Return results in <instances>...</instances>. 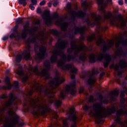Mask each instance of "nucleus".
Returning a JSON list of instances; mask_svg holds the SVG:
<instances>
[{"label":"nucleus","mask_w":127,"mask_h":127,"mask_svg":"<svg viewBox=\"0 0 127 127\" xmlns=\"http://www.w3.org/2000/svg\"><path fill=\"white\" fill-rule=\"evenodd\" d=\"M64 81V77L57 75L53 80L49 82L48 86L43 87L39 84H37V83H35L33 89H35L37 92H39L40 95L34 99L31 98L28 103L24 104V107H26V111H31L32 114L35 116H44L46 113L49 112L50 109L43 101V95H49V104L54 103L56 107H60L62 102L55 98L54 94L56 92L53 90Z\"/></svg>","instance_id":"obj_1"},{"label":"nucleus","mask_w":127,"mask_h":127,"mask_svg":"<svg viewBox=\"0 0 127 127\" xmlns=\"http://www.w3.org/2000/svg\"><path fill=\"white\" fill-rule=\"evenodd\" d=\"M67 41H62L57 43L55 47H53V50L51 52L53 53L52 56L50 58L51 62L52 63H55L57 60V57L60 56L63 60H61L58 62V65L60 67L62 70L64 71H68L69 69H71V72L72 74L71 75V79H75V74L78 71V69L76 67H74L73 64H64L65 61H78L81 60L82 61L85 60L87 58L86 54L84 53L81 55L79 57H78V53L80 51H91L92 49H89L87 47L85 46V45L82 43H80L79 46H77L76 44V41L74 40L70 43L71 48L67 50L68 53L73 52L74 57L68 55L67 57L64 55V52L63 49L66 47L67 44Z\"/></svg>","instance_id":"obj_2"},{"label":"nucleus","mask_w":127,"mask_h":127,"mask_svg":"<svg viewBox=\"0 0 127 127\" xmlns=\"http://www.w3.org/2000/svg\"><path fill=\"white\" fill-rule=\"evenodd\" d=\"M29 34L32 38L30 39L29 38L26 42V50L24 51L22 55H17L16 57V62H19L20 60L24 57L26 60H28L30 58V52H31V49H30V43H38L41 42L42 44H45L47 43V37L44 36V31L40 32L38 30V28L34 27L31 29H28V25L24 26L21 37L22 38H26L27 34Z\"/></svg>","instance_id":"obj_3"},{"label":"nucleus","mask_w":127,"mask_h":127,"mask_svg":"<svg viewBox=\"0 0 127 127\" xmlns=\"http://www.w3.org/2000/svg\"><path fill=\"white\" fill-rule=\"evenodd\" d=\"M96 44L97 45H101V44L103 45V53L99 54L98 56L95 55L94 54H90L89 56V61L91 63H94L96 60L101 61L103 58H105V61L104 63V67L106 68L108 67V65H109L110 62H111V56L108 54L104 55V53H105V52L107 51V50L109 49L110 47H112V46H114V44H115V40H111L109 41L107 45L105 41L103 40V38H102V37L99 36L98 40L96 41Z\"/></svg>","instance_id":"obj_4"},{"label":"nucleus","mask_w":127,"mask_h":127,"mask_svg":"<svg viewBox=\"0 0 127 127\" xmlns=\"http://www.w3.org/2000/svg\"><path fill=\"white\" fill-rule=\"evenodd\" d=\"M116 112V107L112 106L111 108L106 109L103 107L102 103H95L93 105V111L90 113L91 116L95 118V122L97 124H103L104 120L103 118H106L113 113Z\"/></svg>","instance_id":"obj_5"},{"label":"nucleus","mask_w":127,"mask_h":127,"mask_svg":"<svg viewBox=\"0 0 127 127\" xmlns=\"http://www.w3.org/2000/svg\"><path fill=\"white\" fill-rule=\"evenodd\" d=\"M103 2H104V0H98V3L101 6L100 10L103 14L104 19H109L113 25H117V26L122 28L126 27L127 20H124L122 15H119L118 18H117L112 16L111 12H106L104 6H103Z\"/></svg>","instance_id":"obj_6"},{"label":"nucleus","mask_w":127,"mask_h":127,"mask_svg":"<svg viewBox=\"0 0 127 127\" xmlns=\"http://www.w3.org/2000/svg\"><path fill=\"white\" fill-rule=\"evenodd\" d=\"M45 69L42 71L38 70V67L36 66L34 67L32 65H29L28 67V70L30 73L31 74H36L38 76H41L42 77H44L45 79H47L49 77V73H48V70L50 69V63L48 61H46L44 63Z\"/></svg>","instance_id":"obj_7"},{"label":"nucleus","mask_w":127,"mask_h":127,"mask_svg":"<svg viewBox=\"0 0 127 127\" xmlns=\"http://www.w3.org/2000/svg\"><path fill=\"white\" fill-rule=\"evenodd\" d=\"M125 36H127V32L125 31L124 33H122V39L120 38L116 39V47L117 50L116 51V54L117 56H123L125 57L127 54V53H125L123 50L121 49H118L120 45H122L123 46H126L127 45V40L124 41L123 39Z\"/></svg>","instance_id":"obj_8"},{"label":"nucleus","mask_w":127,"mask_h":127,"mask_svg":"<svg viewBox=\"0 0 127 127\" xmlns=\"http://www.w3.org/2000/svg\"><path fill=\"white\" fill-rule=\"evenodd\" d=\"M75 86H76V81H73L69 85H66L64 90H63L60 95V98L61 99H64L66 94H69L74 96L76 94V89H75Z\"/></svg>","instance_id":"obj_9"},{"label":"nucleus","mask_w":127,"mask_h":127,"mask_svg":"<svg viewBox=\"0 0 127 127\" xmlns=\"http://www.w3.org/2000/svg\"><path fill=\"white\" fill-rule=\"evenodd\" d=\"M92 20L87 18L86 20V22H87L88 25L94 26L95 25H100L101 24V16L95 13L91 14Z\"/></svg>","instance_id":"obj_10"},{"label":"nucleus","mask_w":127,"mask_h":127,"mask_svg":"<svg viewBox=\"0 0 127 127\" xmlns=\"http://www.w3.org/2000/svg\"><path fill=\"white\" fill-rule=\"evenodd\" d=\"M127 67V61L123 59L120 61L119 64H116L115 65L116 71H118V76H121L122 73L124 72V69Z\"/></svg>","instance_id":"obj_11"},{"label":"nucleus","mask_w":127,"mask_h":127,"mask_svg":"<svg viewBox=\"0 0 127 127\" xmlns=\"http://www.w3.org/2000/svg\"><path fill=\"white\" fill-rule=\"evenodd\" d=\"M66 7L68 10V13L70 14L72 17H83L86 15V13L81 11L77 12L71 9V3H67Z\"/></svg>","instance_id":"obj_12"},{"label":"nucleus","mask_w":127,"mask_h":127,"mask_svg":"<svg viewBox=\"0 0 127 127\" xmlns=\"http://www.w3.org/2000/svg\"><path fill=\"white\" fill-rule=\"evenodd\" d=\"M50 13L49 10L45 11L44 12L43 17L45 20V21L46 24H51L52 23V21H53L54 18H57L58 17V14L57 13H55L53 17H50Z\"/></svg>","instance_id":"obj_13"},{"label":"nucleus","mask_w":127,"mask_h":127,"mask_svg":"<svg viewBox=\"0 0 127 127\" xmlns=\"http://www.w3.org/2000/svg\"><path fill=\"white\" fill-rule=\"evenodd\" d=\"M75 112V108H71L70 109L69 111L68 112V115L70 117L69 118V120L70 121H72L73 124L71 125V127H76V120L78 119V116L74 113Z\"/></svg>","instance_id":"obj_14"},{"label":"nucleus","mask_w":127,"mask_h":127,"mask_svg":"<svg viewBox=\"0 0 127 127\" xmlns=\"http://www.w3.org/2000/svg\"><path fill=\"white\" fill-rule=\"evenodd\" d=\"M56 24L58 26H60L63 31H65L68 27V23L64 22L63 18L59 17L58 19L56 21Z\"/></svg>","instance_id":"obj_15"},{"label":"nucleus","mask_w":127,"mask_h":127,"mask_svg":"<svg viewBox=\"0 0 127 127\" xmlns=\"http://www.w3.org/2000/svg\"><path fill=\"white\" fill-rule=\"evenodd\" d=\"M39 53L37 54V57L39 59L42 60L44 59L45 56H47V53H46V48L43 46H41L39 48Z\"/></svg>","instance_id":"obj_16"},{"label":"nucleus","mask_w":127,"mask_h":127,"mask_svg":"<svg viewBox=\"0 0 127 127\" xmlns=\"http://www.w3.org/2000/svg\"><path fill=\"white\" fill-rule=\"evenodd\" d=\"M95 74H97V73L95 72V70H93L92 72V75L87 80V83L89 85H94L96 82V77L94 76Z\"/></svg>","instance_id":"obj_17"},{"label":"nucleus","mask_w":127,"mask_h":127,"mask_svg":"<svg viewBox=\"0 0 127 127\" xmlns=\"http://www.w3.org/2000/svg\"><path fill=\"white\" fill-rule=\"evenodd\" d=\"M17 74L19 77H22L23 82H26V81H27L28 74L23 73V71H22V70H17Z\"/></svg>","instance_id":"obj_18"},{"label":"nucleus","mask_w":127,"mask_h":127,"mask_svg":"<svg viewBox=\"0 0 127 127\" xmlns=\"http://www.w3.org/2000/svg\"><path fill=\"white\" fill-rule=\"evenodd\" d=\"M5 81L6 86H3L2 89L3 90H10V89H11V84H10V82L9 81V77H6L5 78Z\"/></svg>","instance_id":"obj_19"},{"label":"nucleus","mask_w":127,"mask_h":127,"mask_svg":"<svg viewBox=\"0 0 127 127\" xmlns=\"http://www.w3.org/2000/svg\"><path fill=\"white\" fill-rule=\"evenodd\" d=\"M86 30V27L83 26L81 27L80 28L79 27H75V34L77 33H80V34H83L85 31Z\"/></svg>","instance_id":"obj_20"},{"label":"nucleus","mask_w":127,"mask_h":127,"mask_svg":"<svg viewBox=\"0 0 127 127\" xmlns=\"http://www.w3.org/2000/svg\"><path fill=\"white\" fill-rule=\"evenodd\" d=\"M110 96L111 98V100H113V101H115V99L114 98L115 97H118L119 96V91L117 90H114L113 91H112L110 93Z\"/></svg>","instance_id":"obj_21"},{"label":"nucleus","mask_w":127,"mask_h":127,"mask_svg":"<svg viewBox=\"0 0 127 127\" xmlns=\"http://www.w3.org/2000/svg\"><path fill=\"white\" fill-rule=\"evenodd\" d=\"M92 2H87L86 0H82V5L84 8H88L89 6H91Z\"/></svg>","instance_id":"obj_22"},{"label":"nucleus","mask_w":127,"mask_h":127,"mask_svg":"<svg viewBox=\"0 0 127 127\" xmlns=\"http://www.w3.org/2000/svg\"><path fill=\"white\" fill-rule=\"evenodd\" d=\"M32 4H30V8L32 10H34L35 8L33 5L36 4V3H37V1L36 0H32Z\"/></svg>","instance_id":"obj_23"},{"label":"nucleus","mask_w":127,"mask_h":127,"mask_svg":"<svg viewBox=\"0 0 127 127\" xmlns=\"http://www.w3.org/2000/svg\"><path fill=\"white\" fill-rule=\"evenodd\" d=\"M15 21L16 23H17L18 24H19V23H22V22H23V19L21 18H18L16 19Z\"/></svg>","instance_id":"obj_24"},{"label":"nucleus","mask_w":127,"mask_h":127,"mask_svg":"<svg viewBox=\"0 0 127 127\" xmlns=\"http://www.w3.org/2000/svg\"><path fill=\"white\" fill-rule=\"evenodd\" d=\"M19 3L20 4H23L24 6L26 5V0H19Z\"/></svg>","instance_id":"obj_25"},{"label":"nucleus","mask_w":127,"mask_h":127,"mask_svg":"<svg viewBox=\"0 0 127 127\" xmlns=\"http://www.w3.org/2000/svg\"><path fill=\"white\" fill-rule=\"evenodd\" d=\"M95 38H96V36L95 35V34H93L88 37V40L89 41H92V40H94Z\"/></svg>","instance_id":"obj_26"},{"label":"nucleus","mask_w":127,"mask_h":127,"mask_svg":"<svg viewBox=\"0 0 127 127\" xmlns=\"http://www.w3.org/2000/svg\"><path fill=\"white\" fill-rule=\"evenodd\" d=\"M68 120L65 119L63 121V126L64 127H68Z\"/></svg>","instance_id":"obj_27"},{"label":"nucleus","mask_w":127,"mask_h":127,"mask_svg":"<svg viewBox=\"0 0 127 127\" xmlns=\"http://www.w3.org/2000/svg\"><path fill=\"white\" fill-rule=\"evenodd\" d=\"M51 33L54 35H58V32L56 30L53 29L51 31Z\"/></svg>","instance_id":"obj_28"},{"label":"nucleus","mask_w":127,"mask_h":127,"mask_svg":"<svg viewBox=\"0 0 127 127\" xmlns=\"http://www.w3.org/2000/svg\"><path fill=\"white\" fill-rule=\"evenodd\" d=\"M53 118H54L55 119H57L58 118V116L57 114H56V112L55 111H53Z\"/></svg>","instance_id":"obj_29"},{"label":"nucleus","mask_w":127,"mask_h":127,"mask_svg":"<svg viewBox=\"0 0 127 127\" xmlns=\"http://www.w3.org/2000/svg\"><path fill=\"white\" fill-rule=\"evenodd\" d=\"M13 86L15 88H17V87L18 86V81H15L14 82Z\"/></svg>","instance_id":"obj_30"},{"label":"nucleus","mask_w":127,"mask_h":127,"mask_svg":"<svg viewBox=\"0 0 127 127\" xmlns=\"http://www.w3.org/2000/svg\"><path fill=\"white\" fill-rule=\"evenodd\" d=\"M100 29L102 31H105L106 29H108V27L104 26V27H100Z\"/></svg>","instance_id":"obj_31"},{"label":"nucleus","mask_w":127,"mask_h":127,"mask_svg":"<svg viewBox=\"0 0 127 127\" xmlns=\"http://www.w3.org/2000/svg\"><path fill=\"white\" fill-rule=\"evenodd\" d=\"M45 3H46V1H45V0H43L40 3V5H44Z\"/></svg>","instance_id":"obj_32"},{"label":"nucleus","mask_w":127,"mask_h":127,"mask_svg":"<svg viewBox=\"0 0 127 127\" xmlns=\"http://www.w3.org/2000/svg\"><path fill=\"white\" fill-rule=\"evenodd\" d=\"M89 101L90 102H94V97L93 96H90L89 98Z\"/></svg>","instance_id":"obj_33"},{"label":"nucleus","mask_w":127,"mask_h":127,"mask_svg":"<svg viewBox=\"0 0 127 127\" xmlns=\"http://www.w3.org/2000/svg\"><path fill=\"white\" fill-rule=\"evenodd\" d=\"M121 101V103H122V104H125V102H126V99L124 98H122L120 100Z\"/></svg>","instance_id":"obj_34"},{"label":"nucleus","mask_w":127,"mask_h":127,"mask_svg":"<svg viewBox=\"0 0 127 127\" xmlns=\"http://www.w3.org/2000/svg\"><path fill=\"white\" fill-rule=\"evenodd\" d=\"M125 94H126V91H122L121 93V96L124 97V96H125Z\"/></svg>","instance_id":"obj_35"},{"label":"nucleus","mask_w":127,"mask_h":127,"mask_svg":"<svg viewBox=\"0 0 127 127\" xmlns=\"http://www.w3.org/2000/svg\"><path fill=\"white\" fill-rule=\"evenodd\" d=\"M2 99H6L7 95L6 94H3L1 96Z\"/></svg>","instance_id":"obj_36"},{"label":"nucleus","mask_w":127,"mask_h":127,"mask_svg":"<svg viewBox=\"0 0 127 127\" xmlns=\"http://www.w3.org/2000/svg\"><path fill=\"white\" fill-rule=\"evenodd\" d=\"M13 37H15V34L14 33H12L10 35V38H12Z\"/></svg>","instance_id":"obj_37"},{"label":"nucleus","mask_w":127,"mask_h":127,"mask_svg":"<svg viewBox=\"0 0 127 127\" xmlns=\"http://www.w3.org/2000/svg\"><path fill=\"white\" fill-rule=\"evenodd\" d=\"M79 93H83L84 92V87H81L79 89Z\"/></svg>","instance_id":"obj_38"},{"label":"nucleus","mask_w":127,"mask_h":127,"mask_svg":"<svg viewBox=\"0 0 127 127\" xmlns=\"http://www.w3.org/2000/svg\"><path fill=\"white\" fill-rule=\"evenodd\" d=\"M37 13H40V12H41V9L40 8H38L37 9Z\"/></svg>","instance_id":"obj_39"},{"label":"nucleus","mask_w":127,"mask_h":127,"mask_svg":"<svg viewBox=\"0 0 127 127\" xmlns=\"http://www.w3.org/2000/svg\"><path fill=\"white\" fill-rule=\"evenodd\" d=\"M33 94V89L31 90V91H30L28 93V94L30 95V96H31V95Z\"/></svg>","instance_id":"obj_40"},{"label":"nucleus","mask_w":127,"mask_h":127,"mask_svg":"<svg viewBox=\"0 0 127 127\" xmlns=\"http://www.w3.org/2000/svg\"><path fill=\"white\" fill-rule=\"evenodd\" d=\"M118 3L119 4H120L121 5H122V4H123V0H118Z\"/></svg>","instance_id":"obj_41"},{"label":"nucleus","mask_w":127,"mask_h":127,"mask_svg":"<svg viewBox=\"0 0 127 127\" xmlns=\"http://www.w3.org/2000/svg\"><path fill=\"white\" fill-rule=\"evenodd\" d=\"M35 51L36 52V49H38V45L37 44L34 46Z\"/></svg>","instance_id":"obj_42"},{"label":"nucleus","mask_w":127,"mask_h":127,"mask_svg":"<svg viewBox=\"0 0 127 127\" xmlns=\"http://www.w3.org/2000/svg\"><path fill=\"white\" fill-rule=\"evenodd\" d=\"M83 109L85 111H87V110H88L89 109V107H88L87 106H83Z\"/></svg>","instance_id":"obj_43"},{"label":"nucleus","mask_w":127,"mask_h":127,"mask_svg":"<svg viewBox=\"0 0 127 127\" xmlns=\"http://www.w3.org/2000/svg\"><path fill=\"white\" fill-rule=\"evenodd\" d=\"M99 99L100 100V101H102V100H103V96L101 95V94H99Z\"/></svg>","instance_id":"obj_44"},{"label":"nucleus","mask_w":127,"mask_h":127,"mask_svg":"<svg viewBox=\"0 0 127 127\" xmlns=\"http://www.w3.org/2000/svg\"><path fill=\"white\" fill-rule=\"evenodd\" d=\"M40 23V21L39 20H37L35 21V24H39Z\"/></svg>","instance_id":"obj_45"},{"label":"nucleus","mask_w":127,"mask_h":127,"mask_svg":"<svg viewBox=\"0 0 127 127\" xmlns=\"http://www.w3.org/2000/svg\"><path fill=\"white\" fill-rule=\"evenodd\" d=\"M105 75V72H102V73L100 74V79H102V77H103Z\"/></svg>","instance_id":"obj_46"},{"label":"nucleus","mask_w":127,"mask_h":127,"mask_svg":"<svg viewBox=\"0 0 127 127\" xmlns=\"http://www.w3.org/2000/svg\"><path fill=\"white\" fill-rule=\"evenodd\" d=\"M57 4H58V1H56L53 3V5L54 6H56V5H57Z\"/></svg>","instance_id":"obj_47"},{"label":"nucleus","mask_w":127,"mask_h":127,"mask_svg":"<svg viewBox=\"0 0 127 127\" xmlns=\"http://www.w3.org/2000/svg\"><path fill=\"white\" fill-rule=\"evenodd\" d=\"M103 103L104 104H108V103H109V101H108V100L105 99L104 100Z\"/></svg>","instance_id":"obj_48"},{"label":"nucleus","mask_w":127,"mask_h":127,"mask_svg":"<svg viewBox=\"0 0 127 127\" xmlns=\"http://www.w3.org/2000/svg\"><path fill=\"white\" fill-rule=\"evenodd\" d=\"M8 38L7 37H6V36H5V37H3V38H2V40H6V39H7Z\"/></svg>","instance_id":"obj_49"},{"label":"nucleus","mask_w":127,"mask_h":127,"mask_svg":"<svg viewBox=\"0 0 127 127\" xmlns=\"http://www.w3.org/2000/svg\"><path fill=\"white\" fill-rule=\"evenodd\" d=\"M48 6L49 7H51V3H50V2L48 3Z\"/></svg>","instance_id":"obj_50"},{"label":"nucleus","mask_w":127,"mask_h":127,"mask_svg":"<svg viewBox=\"0 0 127 127\" xmlns=\"http://www.w3.org/2000/svg\"><path fill=\"white\" fill-rule=\"evenodd\" d=\"M114 66H115V65L112 64L111 66H110V68H114Z\"/></svg>","instance_id":"obj_51"},{"label":"nucleus","mask_w":127,"mask_h":127,"mask_svg":"<svg viewBox=\"0 0 127 127\" xmlns=\"http://www.w3.org/2000/svg\"><path fill=\"white\" fill-rule=\"evenodd\" d=\"M107 1L108 2H111L112 1V0H107Z\"/></svg>","instance_id":"obj_52"},{"label":"nucleus","mask_w":127,"mask_h":127,"mask_svg":"<svg viewBox=\"0 0 127 127\" xmlns=\"http://www.w3.org/2000/svg\"><path fill=\"white\" fill-rule=\"evenodd\" d=\"M124 85H126V83L125 82L122 83V86H124Z\"/></svg>","instance_id":"obj_53"},{"label":"nucleus","mask_w":127,"mask_h":127,"mask_svg":"<svg viewBox=\"0 0 127 127\" xmlns=\"http://www.w3.org/2000/svg\"><path fill=\"white\" fill-rule=\"evenodd\" d=\"M125 3H127V0H125Z\"/></svg>","instance_id":"obj_54"},{"label":"nucleus","mask_w":127,"mask_h":127,"mask_svg":"<svg viewBox=\"0 0 127 127\" xmlns=\"http://www.w3.org/2000/svg\"><path fill=\"white\" fill-rule=\"evenodd\" d=\"M126 92H127V89L126 90Z\"/></svg>","instance_id":"obj_55"}]
</instances>
